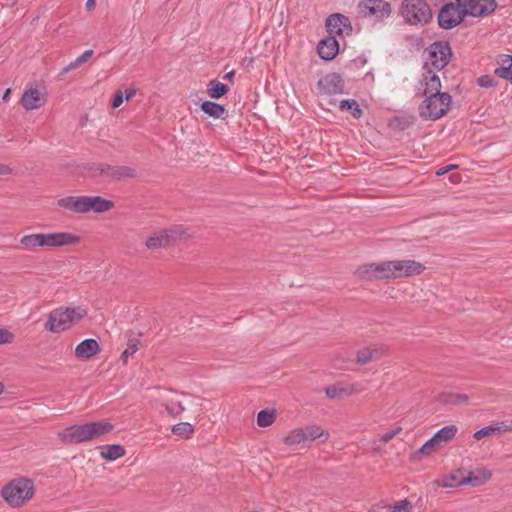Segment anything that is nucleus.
<instances>
[{
    "instance_id": "obj_5",
    "label": "nucleus",
    "mask_w": 512,
    "mask_h": 512,
    "mask_svg": "<svg viewBox=\"0 0 512 512\" xmlns=\"http://www.w3.org/2000/svg\"><path fill=\"white\" fill-rule=\"evenodd\" d=\"M452 102L449 93L427 95L419 107V114L425 120H437L446 115Z\"/></svg>"
},
{
    "instance_id": "obj_27",
    "label": "nucleus",
    "mask_w": 512,
    "mask_h": 512,
    "mask_svg": "<svg viewBox=\"0 0 512 512\" xmlns=\"http://www.w3.org/2000/svg\"><path fill=\"white\" fill-rule=\"evenodd\" d=\"M510 429H511V427L509 425H507L506 423L502 422V423L497 424L495 426L489 425V426H485V427L479 429L478 431H476L474 433L473 437L476 440H481V439H483L486 436H490L492 434H495V433H498V432H501V431H508Z\"/></svg>"
},
{
    "instance_id": "obj_33",
    "label": "nucleus",
    "mask_w": 512,
    "mask_h": 512,
    "mask_svg": "<svg viewBox=\"0 0 512 512\" xmlns=\"http://www.w3.org/2000/svg\"><path fill=\"white\" fill-rule=\"evenodd\" d=\"M377 280L394 279L392 270V261H383L376 263Z\"/></svg>"
},
{
    "instance_id": "obj_57",
    "label": "nucleus",
    "mask_w": 512,
    "mask_h": 512,
    "mask_svg": "<svg viewBox=\"0 0 512 512\" xmlns=\"http://www.w3.org/2000/svg\"><path fill=\"white\" fill-rule=\"evenodd\" d=\"M5 166L0 164V175L3 174L5 172Z\"/></svg>"
},
{
    "instance_id": "obj_48",
    "label": "nucleus",
    "mask_w": 512,
    "mask_h": 512,
    "mask_svg": "<svg viewBox=\"0 0 512 512\" xmlns=\"http://www.w3.org/2000/svg\"><path fill=\"white\" fill-rule=\"evenodd\" d=\"M123 103V93L121 91H117L112 99L111 106L112 108H118Z\"/></svg>"
},
{
    "instance_id": "obj_49",
    "label": "nucleus",
    "mask_w": 512,
    "mask_h": 512,
    "mask_svg": "<svg viewBox=\"0 0 512 512\" xmlns=\"http://www.w3.org/2000/svg\"><path fill=\"white\" fill-rule=\"evenodd\" d=\"M458 168L457 165L455 164H450V165H447V166H444V167H441L439 168L437 171H436V175L437 176H442L446 173H448L449 171L453 170V169H456Z\"/></svg>"
},
{
    "instance_id": "obj_51",
    "label": "nucleus",
    "mask_w": 512,
    "mask_h": 512,
    "mask_svg": "<svg viewBox=\"0 0 512 512\" xmlns=\"http://www.w3.org/2000/svg\"><path fill=\"white\" fill-rule=\"evenodd\" d=\"M136 94V89L129 88L125 90V99L129 100Z\"/></svg>"
},
{
    "instance_id": "obj_22",
    "label": "nucleus",
    "mask_w": 512,
    "mask_h": 512,
    "mask_svg": "<svg viewBox=\"0 0 512 512\" xmlns=\"http://www.w3.org/2000/svg\"><path fill=\"white\" fill-rule=\"evenodd\" d=\"M114 207V203L100 196H86V213L94 211L96 213L107 212Z\"/></svg>"
},
{
    "instance_id": "obj_59",
    "label": "nucleus",
    "mask_w": 512,
    "mask_h": 512,
    "mask_svg": "<svg viewBox=\"0 0 512 512\" xmlns=\"http://www.w3.org/2000/svg\"><path fill=\"white\" fill-rule=\"evenodd\" d=\"M382 512H389V507H388V508H386V509H385L384 511H382Z\"/></svg>"
},
{
    "instance_id": "obj_7",
    "label": "nucleus",
    "mask_w": 512,
    "mask_h": 512,
    "mask_svg": "<svg viewBox=\"0 0 512 512\" xmlns=\"http://www.w3.org/2000/svg\"><path fill=\"white\" fill-rule=\"evenodd\" d=\"M185 236L186 230L182 226L176 225L148 237L145 246L149 250L165 249Z\"/></svg>"
},
{
    "instance_id": "obj_55",
    "label": "nucleus",
    "mask_w": 512,
    "mask_h": 512,
    "mask_svg": "<svg viewBox=\"0 0 512 512\" xmlns=\"http://www.w3.org/2000/svg\"><path fill=\"white\" fill-rule=\"evenodd\" d=\"M95 6V0H87L86 1V8L88 10L92 9Z\"/></svg>"
},
{
    "instance_id": "obj_39",
    "label": "nucleus",
    "mask_w": 512,
    "mask_h": 512,
    "mask_svg": "<svg viewBox=\"0 0 512 512\" xmlns=\"http://www.w3.org/2000/svg\"><path fill=\"white\" fill-rule=\"evenodd\" d=\"M305 435L303 429H295L291 431L285 438L284 443L288 446L298 445L305 442Z\"/></svg>"
},
{
    "instance_id": "obj_37",
    "label": "nucleus",
    "mask_w": 512,
    "mask_h": 512,
    "mask_svg": "<svg viewBox=\"0 0 512 512\" xmlns=\"http://www.w3.org/2000/svg\"><path fill=\"white\" fill-rule=\"evenodd\" d=\"M162 406L165 407L167 413L172 417L179 416L185 410V407L180 401L165 399L164 402L162 403Z\"/></svg>"
},
{
    "instance_id": "obj_38",
    "label": "nucleus",
    "mask_w": 512,
    "mask_h": 512,
    "mask_svg": "<svg viewBox=\"0 0 512 512\" xmlns=\"http://www.w3.org/2000/svg\"><path fill=\"white\" fill-rule=\"evenodd\" d=\"M440 446L441 443L438 442L435 436H433L422 445V447L417 451V454L420 457L428 456L436 451Z\"/></svg>"
},
{
    "instance_id": "obj_17",
    "label": "nucleus",
    "mask_w": 512,
    "mask_h": 512,
    "mask_svg": "<svg viewBox=\"0 0 512 512\" xmlns=\"http://www.w3.org/2000/svg\"><path fill=\"white\" fill-rule=\"evenodd\" d=\"M424 69H426V72L423 74L420 81V84L423 87L422 94L424 96L443 94L444 92H441V81L439 76L429 68L428 63L424 64Z\"/></svg>"
},
{
    "instance_id": "obj_6",
    "label": "nucleus",
    "mask_w": 512,
    "mask_h": 512,
    "mask_svg": "<svg viewBox=\"0 0 512 512\" xmlns=\"http://www.w3.org/2000/svg\"><path fill=\"white\" fill-rule=\"evenodd\" d=\"M402 16L411 25H424L432 19V11L424 0H404Z\"/></svg>"
},
{
    "instance_id": "obj_24",
    "label": "nucleus",
    "mask_w": 512,
    "mask_h": 512,
    "mask_svg": "<svg viewBox=\"0 0 512 512\" xmlns=\"http://www.w3.org/2000/svg\"><path fill=\"white\" fill-rule=\"evenodd\" d=\"M499 67L494 70L497 77L508 79L512 75V55H501L498 60Z\"/></svg>"
},
{
    "instance_id": "obj_15",
    "label": "nucleus",
    "mask_w": 512,
    "mask_h": 512,
    "mask_svg": "<svg viewBox=\"0 0 512 512\" xmlns=\"http://www.w3.org/2000/svg\"><path fill=\"white\" fill-rule=\"evenodd\" d=\"M491 478V472L487 469H480L470 472L466 477H463L458 482H445L443 487H459L469 484L473 487L480 486L486 483Z\"/></svg>"
},
{
    "instance_id": "obj_52",
    "label": "nucleus",
    "mask_w": 512,
    "mask_h": 512,
    "mask_svg": "<svg viewBox=\"0 0 512 512\" xmlns=\"http://www.w3.org/2000/svg\"><path fill=\"white\" fill-rule=\"evenodd\" d=\"M458 481H460V479H458L455 474H452L448 478L444 479L441 485L443 486V484L445 482H458Z\"/></svg>"
},
{
    "instance_id": "obj_13",
    "label": "nucleus",
    "mask_w": 512,
    "mask_h": 512,
    "mask_svg": "<svg viewBox=\"0 0 512 512\" xmlns=\"http://www.w3.org/2000/svg\"><path fill=\"white\" fill-rule=\"evenodd\" d=\"M465 15L472 17H485L493 13L497 8L495 0H469L462 5Z\"/></svg>"
},
{
    "instance_id": "obj_32",
    "label": "nucleus",
    "mask_w": 512,
    "mask_h": 512,
    "mask_svg": "<svg viewBox=\"0 0 512 512\" xmlns=\"http://www.w3.org/2000/svg\"><path fill=\"white\" fill-rule=\"evenodd\" d=\"M94 51L89 49V50H86L84 51L80 56H78L74 61L70 62L67 66H65L60 74H65V73H68L69 71L71 70H74L78 67H80L81 65H83L84 63H86L93 55Z\"/></svg>"
},
{
    "instance_id": "obj_11",
    "label": "nucleus",
    "mask_w": 512,
    "mask_h": 512,
    "mask_svg": "<svg viewBox=\"0 0 512 512\" xmlns=\"http://www.w3.org/2000/svg\"><path fill=\"white\" fill-rule=\"evenodd\" d=\"M321 94L337 95L344 93L345 83L338 73H329L323 76L317 83Z\"/></svg>"
},
{
    "instance_id": "obj_1",
    "label": "nucleus",
    "mask_w": 512,
    "mask_h": 512,
    "mask_svg": "<svg viewBox=\"0 0 512 512\" xmlns=\"http://www.w3.org/2000/svg\"><path fill=\"white\" fill-rule=\"evenodd\" d=\"M113 425L107 421L90 422L72 425L58 432V438L64 443H83L99 439L110 433Z\"/></svg>"
},
{
    "instance_id": "obj_45",
    "label": "nucleus",
    "mask_w": 512,
    "mask_h": 512,
    "mask_svg": "<svg viewBox=\"0 0 512 512\" xmlns=\"http://www.w3.org/2000/svg\"><path fill=\"white\" fill-rule=\"evenodd\" d=\"M14 340V334L5 328H0V345L10 344Z\"/></svg>"
},
{
    "instance_id": "obj_31",
    "label": "nucleus",
    "mask_w": 512,
    "mask_h": 512,
    "mask_svg": "<svg viewBox=\"0 0 512 512\" xmlns=\"http://www.w3.org/2000/svg\"><path fill=\"white\" fill-rule=\"evenodd\" d=\"M376 263H368L358 267L356 275L363 280H377Z\"/></svg>"
},
{
    "instance_id": "obj_41",
    "label": "nucleus",
    "mask_w": 512,
    "mask_h": 512,
    "mask_svg": "<svg viewBox=\"0 0 512 512\" xmlns=\"http://www.w3.org/2000/svg\"><path fill=\"white\" fill-rule=\"evenodd\" d=\"M140 346V340L138 338L129 339L127 342V348L123 351L121 358L126 363L129 356L134 355Z\"/></svg>"
},
{
    "instance_id": "obj_26",
    "label": "nucleus",
    "mask_w": 512,
    "mask_h": 512,
    "mask_svg": "<svg viewBox=\"0 0 512 512\" xmlns=\"http://www.w3.org/2000/svg\"><path fill=\"white\" fill-rule=\"evenodd\" d=\"M201 110L205 114H207L210 117H213L215 119L223 118V115L227 113V110L223 105L218 104L216 102H212V101L202 102Z\"/></svg>"
},
{
    "instance_id": "obj_19",
    "label": "nucleus",
    "mask_w": 512,
    "mask_h": 512,
    "mask_svg": "<svg viewBox=\"0 0 512 512\" xmlns=\"http://www.w3.org/2000/svg\"><path fill=\"white\" fill-rule=\"evenodd\" d=\"M57 205L67 211L86 213V196H67L57 200Z\"/></svg>"
},
{
    "instance_id": "obj_58",
    "label": "nucleus",
    "mask_w": 512,
    "mask_h": 512,
    "mask_svg": "<svg viewBox=\"0 0 512 512\" xmlns=\"http://www.w3.org/2000/svg\"><path fill=\"white\" fill-rule=\"evenodd\" d=\"M4 392V384L0 381V395Z\"/></svg>"
},
{
    "instance_id": "obj_54",
    "label": "nucleus",
    "mask_w": 512,
    "mask_h": 512,
    "mask_svg": "<svg viewBox=\"0 0 512 512\" xmlns=\"http://www.w3.org/2000/svg\"><path fill=\"white\" fill-rule=\"evenodd\" d=\"M10 93H11V89L10 88H7L2 96V99L4 101H8L9 99V96H10Z\"/></svg>"
},
{
    "instance_id": "obj_29",
    "label": "nucleus",
    "mask_w": 512,
    "mask_h": 512,
    "mask_svg": "<svg viewBox=\"0 0 512 512\" xmlns=\"http://www.w3.org/2000/svg\"><path fill=\"white\" fill-rule=\"evenodd\" d=\"M116 166H112L109 164H95L93 167H91L90 171L94 177L97 176H104L106 178H109L111 180H115L116 172Z\"/></svg>"
},
{
    "instance_id": "obj_42",
    "label": "nucleus",
    "mask_w": 512,
    "mask_h": 512,
    "mask_svg": "<svg viewBox=\"0 0 512 512\" xmlns=\"http://www.w3.org/2000/svg\"><path fill=\"white\" fill-rule=\"evenodd\" d=\"M115 172H116V174H114L115 180L136 177L135 169H133L129 166H116Z\"/></svg>"
},
{
    "instance_id": "obj_35",
    "label": "nucleus",
    "mask_w": 512,
    "mask_h": 512,
    "mask_svg": "<svg viewBox=\"0 0 512 512\" xmlns=\"http://www.w3.org/2000/svg\"><path fill=\"white\" fill-rule=\"evenodd\" d=\"M194 432L193 426L188 422H181L172 427V433L183 439H189Z\"/></svg>"
},
{
    "instance_id": "obj_28",
    "label": "nucleus",
    "mask_w": 512,
    "mask_h": 512,
    "mask_svg": "<svg viewBox=\"0 0 512 512\" xmlns=\"http://www.w3.org/2000/svg\"><path fill=\"white\" fill-rule=\"evenodd\" d=\"M228 86L218 80H211L207 84V94L212 99H219L228 92Z\"/></svg>"
},
{
    "instance_id": "obj_53",
    "label": "nucleus",
    "mask_w": 512,
    "mask_h": 512,
    "mask_svg": "<svg viewBox=\"0 0 512 512\" xmlns=\"http://www.w3.org/2000/svg\"><path fill=\"white\" fill-rule=\"evenodd\" d=\"M234 75H235V71H230L223 76V79L233 82Z\"/></svg>"
},
{
    "instance_id": "obj_25",
    "label": "nucleus",
    "mask_w": 512,
    "mask_h": 512,
    "mask_svg": "<svg viewBox=\"0 0 512 512\" xmlns=\"http://www.w3.org/2000/svg\"><path fill=\"white\" fill-rule=\"evenodd\" d=\"M125 448L120 444L105 445L102 447L100 455L103 459L114 461L125 455Z\"/></svg>"
},
{
    "instance_id": "obj_4",
    "label": "nucleus",
    "mask_w": 512,
    "mask_h": 512,
    "mask_svg": "<svg viewBox=\"0 0 512 512\" xmlns=\"http://www.w3.org/2000/svg\"><path fill=\"white\" fill-rule=\"evenodd\" d=\"M1 494L10 506L20 507L34 495V483L26 478L15 479L3 487Z\"/></svg>"
},
{
    "instance_id": "obj_34",
    "label": "nucleus",
    "mask_w": 512,
    "mask_h": 512,
    "mask_svg": "<svg viewBox=\"0 0 512 512\" xmlns=\"http://www.w3.org/2000/svg\"><path fill=\"white\" fill-rule=\"evenodd\" d=\"M457 433V427L455 425H447L441 428L434 435L438 442L442 444L449 442L451 439L455 437Z\"/></svg>"
},
{
    "instance_id": "obj_47",
    "label": "nucleus",
    "mask_w": 512,
    "mask_h": 512,
    "mask_svg": "<svg viewBox=\"0 0 512 512\" xmlns=\"http://www.w3.org/2000/svg\"><path fill=\"white\" fill-rule=\"evenodd\" d=\"M402 430V428L399 426L395 429H392L390 431H387L386 433H384L380 440L383 442V443H388L389 441H391L398 433H400V431Z\"/></svg>"
},
{
    "instance_id": "obj_43",
    "label": "nucleus",
    "mask_w": 512,
    "mask_h": 512,
    "mask_svg": "<svg viewBox=\"0 0 512 512\" xmlns=\"http://www.w3.org/2000/svg\"><path fill=\"white\" fill-rule=\"evenodd\" d=\"M302 429L306 441H314L324 435V431L319 426H308Z\"/></svg>"
},
{
    "instance_id": "obj_9",
    "label": "nucleus",
    "mask_w": 512,
    "mask_h": 512,
    "mask_svg": "<svg viewBox=\"0 0 512 512\" xmlns=\"http://www.w3.org/2000/svg\"><path fill=\"white\" fill-rule=\"evenodd\" d=\"M464 16L462 5L450 2L441 8L438 14V24L441 28L449 30L460 24Z\"/></svg>"
},
{
    "instance_id": "obj_36",
    "label": "nucleus",
    "mask_w": 512,
    "mask_h": 512,
    "mask_svg": "<svg viewBox=\"0 0 512 512\" xmlns=\"http://www.w3.org/2000/svg\"><path fill=\"white\" fill-rule=\"evenodd\" d=\"M468 396L458 393H442L439 395V401L443 404H460L467 402Z\"/></svg>"
},
{
    "instance_id": "obj_30",
    "label": "nucleus",
    "mask_w": 512,
    "mask_h": 512,
    "mask_svg": "<svg viewBox=\"0 0 512 512\" xmlns=\"http://www.w3.org/2000/svg\"><path fill=\"white\" fill-rule=\"evenodd\" d=\"M341 111H348L354 118L359 119L362 116V109L354 99H344L339 103Z\"/></svg>"
},
{
    "instance_id": "obj_40",
    "label": "nucleus",
    "mask_w": 512,
    "mask_h": 512,
    "mask_svg": "<svg viewBox=\"0 0 512 512\" xmlns=\"http://www.w3.org/2000/svg\"><path fill=\"white\" fill-rule=\"evenodd\" d=\"M275 421V415L268 410H261L257 415V424L260 427H268Z\"/></svg>"
},
{
    "instance_id": "obj_2",
    "label": "nucleus",
    "mask_w": 512,
    "mask_h": 512,
    "mask_svg": "<svg viewBox=\"0 0 512 512\" xmlns=\"http://www.w3.org/2000/svg\"><path fill=\"white\" fill-rule=\"evenodd\" d=\"M81 237L70 232L35 233L20 239L22 248L34 251L38 247L58 248L78 244Z\"/></svg>"
},
{
    "instance_id": "obj_46",
    "label": "nucleus",
    "mask_w": 512,
    "mask_h": 512,
    "mask_svg": "<svg viewBox=\"0 0 512 512\" xmlns=\"http://www.w3.org/2000/svg\"><path fill=\"white\" fill-rule=\"evenodd\" d=\"M409 506L410 502L407 499H404L396 505L389 507V512H408Z\"/></svg>"
},
{
    "instance_id": "obj_3",
    "label": "nucleus",
    "mask_w": 512,
    "mask_h": 512,
    "mask_svg": "<svg viewBox=\"0 0 512 512\" xmlns=\"http://www.w3.org/2000/svg\"><path fill=\"white\" fill-rule=\"evenodd\" d=\"M86 315L87 311L81 307H60L49 313L45 328L52 333H59L69 329Z\"/></svg>"
},
{
    "instance_id": "obj_23",
    "label": "nucleus",
    "mask_w": 512,
    "mask_h": 512,
    "mask_svg": "<svg viewBox=\"0 0 512 512\" xmlns=\"http://www.w3.org/2000/svg\"><path fill=\"white\" fill-rule=\"evenodd\" d=\"M384 353L382 348L368 347L361 349L357 352V362L360 364H367L369 362L378 360Z\"/></svg>"
},
{
    "instance_id": "obj_10",
    "label": "nucleus",
    "mask_w": 512,
    "mask_h": 512,
    "mask_svg": "<svg viewBox=\"0 0 512 512\" xmlns=\"http://www.w3.org/2000/svg\"><path fill=\"white\" fill-rule=\"evenodd\" d=\"M358 9L364 17H375L377 20L387 18L391 13L390 4L383 0H363Z\"/></svg>"
},
{
    "instance_id": "obj_8",
    "label": "nucleus",
    "mask_w": 512,
    "mask_h": 512,
    "mask_svg": "<svg viewBox=\"0 0 512 512\" xmlns=\"http://www.w3.org/2000/svg\"><path fill=\"white\" fill-rule=\"evenodd\" d=\"M426 50L431 65L439 71L448 65L452 57L451 46L447 41H435Z\"/></svg>"
},
{
    "instance_id": "obj_44",
    "label": "nucleus",
    "mask_w": 512,
    "mask_h": 512,
    "mask_svg": "<svg viewBox=\"0 0 512 512\" xmlns=\"http://www.w3.org/2000/svg\"><path fill=\"white\" fill-rule=\"evenodd\" d=\"M477 83L479 86L484 88H491L497 85V82L490 75H482L477 79Z\"/></svg>"
},
{
    "instance_id": "obj_14",
    "label": "nucleus",
    "mask_w": 512,
    "mask_h": 512,
    "mask_svg": "<svg viewBox=\"0 0 512 512\" xmlns=\"http://www.w3.org/2000/svg\"><path fill=\"white\" fill-rule=\"evenodd\" d=\"M46 101L45 94L37 86L30 85L26 87L20 102L25 110L31 111L44 106Z\"/></svg>"
},
{
    "instance_id": "obj_16",
    "label": "nucleus",
    "mask_w": 512,
    "mask_h": 512,
    "mask_svg": "<svg viewBox=\"0 0 512 512\" xmlns=\"http://www.w3.org/2000/svg\"><path fill=\"white\" fill-rule=\"evenodd\" d=\"M326 26L331 36L349 34L352 31L349 18L339 13L330 15Z\"/></svg>"
},
{
    "instance_id": "obj_20",
    "label": "nucleus",
    "mask_w": 512,
    "mask_h": 512,
    "mask_svg": "<svg viewBox=\"0 0 512 512\" xmlns=\"http://www.w3.org/2000/svg\"><path fill=\"white\" fill-rule=\"evenodd\" d=\"M318 55L324 60H332L339 51V44L335 36H329L322 39L317 47Z\"/></svg>"
},
{
    "instance_id": "obj_12",
    "label": "nucleus",
    "mask_w": 512,
    "mask_h": 512,
    "mask_svg": "<svg viewBox=\"0 0 512 512\" xmlns=\"http://www.w3.org/2000/svg\"><path fill=\"white\" fill-rule=\"evenodd\" d=\"M393 277L402 278L419 275L425 270V266L415 260H392Z\"/></svg>"
},
{
    "instance_id": "obj_56",
    "label": "nucleus",
    "mask_w": 512,
    "mask_h": 512,
    "mask_svg": "<svg viewBox=\"0 0 512 512\" xmlns=\"http://www.w3.org/2000/svg\"><path fill=\"white\" fill-rule=\"evenodd\" d=\"M469 0H456V3L459 5L466 4Z\"/></svg>"
},
{
    "instance_id": "obj_21",
    "label": "nucleus",
    "mask_w": 512,
    "mask_h": 512,
    "mask_svg": "<svg viewBox=\"0 0 512 512\" xmlns=\"http://www.w3.org/2000/svg\"><path fill=\"white\" fill-rule=\"evenodd\" d=\"M100 350L99 344L95 339H85L75 348V355L80 359H90Z\"/></svg>"
},
{
    "instance_id": "obj_50",
    "label": "nucleus",
    "mask_w": 512,
    "mask_h": 512,
    "mask_svg": "<svg viewBox=\"0 0 512 512\" xmlns=\"http://www.w3.org/2000/svg\"><path fill=\"white\" fill-rule=\"evenodd\" d=\"M365 64H366V59H363V58H357V59L352 60V61L348 64L347 68H349V69H353L354 67H358L359 65L363 66V65H365Z\"/></svg>"
},
{
    "instance_id": "obj_18",
    "label": "nucleus",
    "mask_w": 512,
    "mask_h": 512,
    "mask_svg": "<svg viewBox=\"0 0 512 512\" xmlns=\"http://www.w3.org/2000/svg\"><path fill=\"white\" fill-rule=\"evenodd\" d=\"M363 388L360 387L359 384H350V383H338L335 385H331L325 389V393L330 399H339L343 397H348L352 395L354 392L361 391Z\"/></svg>"
}]
</instances>
